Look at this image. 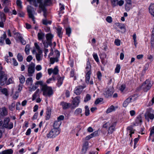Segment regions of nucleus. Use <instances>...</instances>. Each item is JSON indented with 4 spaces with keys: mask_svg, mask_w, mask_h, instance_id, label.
<instances>
[{
    "mask_svg": "<svg viewBox=\"0 0 154 154\" xmlns=\"http://www.w3.org/2000/svg\"><path fill=\"white\" fill-rule=\"evenodd\" d=\"M60 105L62 106V108L64 109H66L69 108L71 106L70 103H68L64 101L61 102L60 103Z\"/></svg>",
    "mask_w": 154,
    "mask_h": 154,
    "instance_id": "2eb2a0df",
    "label": "nucleus"
},
{
    "mask_svg": "<svg viewBox=\"0 0 154 154\" xmlns=\"http://www.w3.org/2000/svg\"><path fill=\"white\" fill-rule=\"evenodd\" d=\"M59 5L60 7V11L59 13V15H60V13L63 14L64 12L62 11L64 9V5L62 4L61 3H60Z\"/></svg>",
    "mask_w": 154,
    "mask_h": 154,
    "instance_id": "e433bc0d",
    "label": "nucleus"
},
{
    "mask_svg": "<svg viewBox=\"0 0 154 154\" xmlns=\"http://www.w3.org/2000/svg\"><path fill=\"white\" fill-rule=\"evenodd\" d=\"M6 37V34L5 32L2 36L0 37V45L2 46L4 44V40Z\"/></svg>",
    "mask_w": 154,
    "mask_h": 154,
    "instance_id": "4be33fe9",
    "label": "nucleus"
},
{
    "mask_svg": "<svg viewBox=\"0 0 154 154\" xmlns=\"http://www.w3.org/2000/svg\"><path fill=\"white\" fill-rule=\"evenodd\" d=\"M63 78L62 77H59L57 79L58 82L57 84V86L59 87L62 84L63 81Z\"/></svg>",
    "mask_w": 154,
    "mask_h": 154,
    "instance_id": "7c9ffc66",
    "label": "nucleus"
},
{
    "mask_svg": "<svg viewBox=\"0 0 154 154\" xmlns=\"http://www.w3.org/2000/svg\"><path fill=\"white\" fill-rule=\"evenodd\" d=\"M106 20L109 23H111L112 22V18L110 16H108L106 19Z\"/></svg>",
    "mask_w": 154,
    "mask_h": 154,
    "instance_id": "e2e57ef3",
    "label": "nucleus"
},
{
    "mask_svg": "<svg viewBox=\"0 0 154 154\" xmlns=\"http://www.w3.org/2000/svg\"><path fill=\"white\" fill-rule=\"evenodd\" d=\"M12 61L13 64L14 66H16L18 65V62L14 58H13L12 59Z\"/></svg>",
    "mask_w": 154,
    "mask_h": 154,
    "instance_id": "69168bd1",
    "label": "nucleus"
},
{
    "mask_svg": "<svg viewBox=\"0 0 154 154\" xmlns=\"http://www.w3.org/2000/svg\"><path fill=\"white\" fill-rule=\"evenodd\" d=\"M131 5H126L125 6V9L126 11H129L131 9Z\"/></svg>",
    "mask_w": 154,
    "mask_h": 154,
    "instance_id": "4d7b16f0",
    "label": "nucleus"
},
{
    "mask_svg": "<svg viewBox=\"0 0 154 154\" xmlns=\"http://www.w3.org/2000/svg\"><path fill=\"white\" fill-rule=\"evenodd\" d=\"M32 53L34 54H35L36 58L37 61H38V54L36 52L35 48H34L32 51Z\"/></svg>",
    "mask_w": 154,
    "mask_h": 154,
    "instance_id": "4c0bfd02",
    "label": "nucleus"
},
{
    "mask_svg": "<svg viewBox=\"0 0 154 154\" xmlns=\"http://www.w3.org/2000/svg\"><path fill=\"white\" fill-rule=\"evenodd\" d=\"M145 119L148 120V121H149V119H153L154 118V115L149 112L146 113L145 114Z\"/></svg>",
    "mask_w": 154,
    "mask_h": 154,
    "instance_id": "4468645a",
    "label": "nucleus"
},
{
    "mask_svg": "<svg viewBox=\"0 0 154 154\" xmlns=\"http://www.w3.org/2000/svg\"><path fill=\"white\" fill-rule=\"evenodd\" d=\"M29 2L30 4L33 5L35 7H37L38 6V0H26Z\"/></svg>",
    "mask_w": 154,
    "mask_h": 154,
    "instance_id": "393cba45",
    "label": "nucleus"
},
{
    "mask_svg": "<svg viewBox=\"0 0 154 154\" xmlns=\"http://www.w3.org/2000/svg\"><path fill=\"white\" fill-rule=\"evenodd\" d=\"M38 96V89L33 95L32 100H35Z\"/></svg>",
    "mask_w": 154,
    "mask_h": 154,
    "instance_id": "58836bf2",
    "label": "nucleus"
},
{
    "mask_svg": "<svg viewBox=\"0 0 154 154\" xmlns=\"http://www.w3.org/2000/svg\"><path fill=\"white\" fill-rule=\"evenodd\" d=\"M82 112V109L80 108H78L74 112V114L75 116H78L80 114L81 116H82V114H81Z\"/></svg>",
    "mask_w": 154,
    "mask_h": 154,
    "instance_id": "cd10ccee",
    "label": "nucleus"
},
{
    "mask_svg": "<svg viewBox=\"0 0 154 154\" xmlns=\"http://www.w3.org/2000/svg\"><path fill=\"white\" fill-rule=\"evenodd\" d=\"M23 88V84H20L18 85L17 88V93L20 92L22 90Z\"/></svg>",
    "mask_w": 154,
    "mask_h": 154,
    "instance_id": "6e6d98bb",
    "label": "nucleus"
},
{
    "mask_svg": "<svg viewBox=\"0 0 154 154\" xmlns=\"http://www.w3.org/2000/svg\"><path fill=\"white\" fill-rule=\"evenodd\" d=\"M103 99L102 98H99L96 99L95 102V104H99L100 102L102 101Z\"/></svg>",
    "mask_w": 154,
    "mask_h": 154,
    "instance_id": "603ef678",
    "label": "nucleus"
},
{
    "mask_svg": "<svg viewBox=\"0 0 154 154\" xmlns=\"http://www.w3.org/2000/svg\"><path fill=\"white\" fill-rule=\"evenodd\" d=\"M142 86L144 88L145 91H147L150 89L152 86V85L150 81L149 80H147L143 84Z\"/></svg>",
    "mask_w": 154,
    "mask_h": 154,
    "instance_id": "9b49d317",
    "label": "nucleus"
},
{
    "mask_svg": "<svg viewBox=\"0 0 154 154\" xmlns=\"http://www.w3.org/2000/svg\"><path fill=\"white\" fill-rule=\"evenodd\" d=\"M7 79V75L3 70L2 64L0 63V85H5Z\"/></svg>",
    "mask_w": 154,
    "mask_h": 154,
    "instance_id": "20e7f679",
    "label": "nucleus"
},
{
    "mask_svg": "<svg viewBox=\"0 0 154 154\" xmlns=\"http://www.w3.org/2000/svg\"><path fill=\"white\" fill-rule=\"evenodd\" d=\"M9 117H6L4 120L3 123V127L6 128L8 127V125L10 121Z\"/></svg>",
    "mask_w": 154,
    "mask_h": 154,
    "instance_id": "f3484780",
    "label": "nucleus"
},
{
    "mask_svg": "<svg viewBox=\"0 0 154 154\" xmlns=\"http://www.w3.org/2000/svg\"><path fill=\"white\" fill-rule=\"evenodd\" d=\"M48 73L49 75H51L52 73H53V75H57L59 72L58 67L57 66H56L53 69L52 68L48 69Z\"/></svg>",
    "mask_w": 154,
    "mask_h": 154,
    "instance_id": "ddd939ff",
    "label": "nucleus"
},
{
    "mask_svg": "<svg viewBox=\"0 0 154 154\" xmlns=\"http://www.w3.org/2000/svg\"><path fill=\"white\" fill-rule=\"evenodd\" d=\"M64 117L63 115H60L57 118V121L61 122L62 120L64 119Z\"/></svg>",
    "mask_w": 154,
    "mask_h": 154,
    "instance_id": "0e129e2a",
    "label": "nucleus"
},
{
    "mask_svg": "<svg viewBox=\"0 0 154 154\" xmlns=\"http://www.w3.org/2000/svg\"><path fill=\"white\" fill-rule=\"evenodd\" d=\"M52 4V0H39V13H43V15L46 17L48 11L46 7L50 6Z\"/></svg>",
    "mask_w": 154,
    "mask_h": 154,
    "instance_id": "f257e3e1",
    "label": "nucleus"
},
{
    "mask_svg": "<svg viewBox=\"0 0 154 154\" xmlns=\"http://www.w3.org/2000/svg\"><path fill=\"white\" fill-rule=\"evenodd\" d=\"M13 82V81L12 79L10 78H9L8 80V81L7 82V80L6 81V83L5 84H6V85H8L12 83Z\"/></svg>",
    "mask_w": 154,
    "mask_h": 154,
    "instance_id": "680f3d73",
    "label": "nucleus"
},
{
    "mask_svg": "<svg viewBox=\"0 0 154 154\" xmlns=\"http://www.w3.org/2000/svg\"><path fill=\"white\" fill-rule=\"evenodd\" d=\"M127 130L129 131L130 135L131 137V134L134 133V132L132 131L133 128L131 126H128L127 128Z\"/></svg>",
    "mask_w": 154,
    "mask_h": 154,
    "instance_id": "09e8293b",
    "label": "nucleus"
},
{
    "mask_svg": "<svg viewBox=\"0 0 154 154\" xmlns=\"http://www.w3.org/2000/svg\"><path fill=\"white\" fill-rule=\"evenodd\" d=\"M93 57L94 59L97 62H99V59H98V57L97 54L94 53L93 54Z\"/></svg>",
    "mask_w": 154,
    "mask_h": 154,
    "instance_id": "3c124183",
    "label": "nucleus"
},
{
    "mask_svg": "<svg viewBox=\"0 0 154 154\" xmlns=\"http://www.w3.org/2000/svg\"><path fill=\"white\" fill-rule=\"evenodd\" d=\"M60 132V130L53 128L47 134V137L48 138H53L59 134Z\"/></svg>",
    "mask_w": 154,
    "mask_h": 154,
    "instance_id": "39448f33",
    "label": "nucleus"
},
{
    "mask_svg": "<svg viewBox=\"0 0 154 154\" xmlns=\"http://www.w3.org/2000/svg\"><path fill=\"white\" fill-rule=\"evenodd\" d=\"M124 4V1L122 0H120L118 1L117 3V5H119V6H122Z\"/></svg>",
    "mask_w": 154,
    "mask_h": 154,
    "instance_id": "bf43d9fd",
    "label": "nucleus"
},
{
    "mask_svg": "<svg viewBox=\"0 0 154 154\" xmlns=\"http://www.w3.org/2000/svg\"><path fill=\"white\" fill-rule=\"evenodd\" d=\"M32 78L31 77L28 78L26 81V84L27 85H32Z\"/></svg>",
    "mask_w": 154,
    "mask_h": 154,
    "instance_id": "2f4dec72",
    "label": "nucleus"
},
{
    "mask_svg": "<svg viewBox=\"0 0 154 154\" xmlns=\"http://www.w3.org/2000/svg\"><path fill=\"white\" fill-rule=\"evenodd\" d=\"M45 36V34L44 33L40 32H39V40L43 39Z\"/></svg>",
    "mask_w": 154,
    "mask_h": 154,
    "instance_id": "8fccbe9b",
    "label": "nucleus"
},
{
    "mask_svg": "<svg viewBox=\"0 0 154 154\" xmlns=\"http://www.w3.org/2000/svg\"><path fill=\"white\" fill-rule=\"evenodd\" d=\"M88 148V141H86L83 144L82 149V152L83 154L86 153Z\"/></svg>",
    "mask_w": 154,
    "mask_h": 154,
    "instance_id": "dca6fc26",
    "label": "nucleus"
},
{
    "mask_svg": "<svg viewBox=\"0 0 154 154\" xmlns=\"http://www.w3.org/2000/svg\"><path fill=\"white\" fill-rule=\"evenodd\" d=\"M16 3L17 5L21 9L22 8V2L20 0H17Z\"/></svg>",
    "mask_w": 154,
    "mask_h": 154,
    "instance_id": "c03bdc74",
    "label": "nucleus"
},
{
    "mask_svg": "<svg viewBox=\"0 0 154 154\" xmlns=\"http://www.w3.org/2000/svg\"><path fill=\"white\" fill-rule=\"evenodd\" d=\"M35 64L33 63L32 62L30 64L28 69V75L29 76H32L35 71Z\"/></svg>",
    "mask_w": 154,
    "mask_h": 154,
    "instance_id": "423d86ee",
    "label": "nucleus"
},
{
    "mask_svg": "<svg viewBox=\"0 0 154 154\" xmlns=\"http://www.w3.org/2000/svg\"><path fill=\"white\" fill-rule=\"evenodd\" d=\"M13 152L12 149H10L2 151V153L0 152V154H12Z\"/></svg>",
    "mask_w": 154,
    "mask_h": 154,
    "instance_id": "c85d7f7f",
    "label": "nucleus"
},
{
    "mask_svg": "<svg viewBox=\"0 0 154 154\" xmlns=\"http://www.w3.org/2000/svg\"><path fill=\"white\" fill-rule=\"evenodd\" d=\"M151 129L150 131V133L149 134V137L152 136V135L154 134V126H153L150 129Z\"/></svg>",
    "mask_w": 154,
    "mask_h": 154,
    "instance_id": "13d9d810",
    "label": "nucleus"
},
{
    "mask_svg": "<svg viewBox=\"0 0 154 154\" xmlns=\"http://www.w3.org/2000/svg\"><path fill=\"white\" fill-rule=\"evenodd\" d=\"M136 98V95L134 94L128 98H127L125 100L128 103H129L130 102L134 101Z\"/></svg>",
    "mask_w": 154,
    "mask_h": 154,
    "instance_id": "aec40b11",
    "label": "nucleus"
},
{
    "mask_svg": "<svg viewBox=\"0 0 154 154\" xmlns=\"http://www.w3.org/2000/svg\"><path fill=\"white\" fill-rule=\"evenodd\" d=\"M33 8L30 6H28L27 7V11L28 13L29 17L30 18L32 19L34 23H35V20L34 19V17L32 14V11Z\"/></svg>",
    "mask_w": 154,
    "mask_h": 154,
    "instance_id": "6e6552de",
    "label": "nucleus"
},
{
    "mask_svg": "<svg viewBox=\"0 0 154 154\" xmlns=\"http://www.w3.org/2000/svg\"><path fill=\"white\" fill-rule=\"evenodd\" d=\"M149 11L151 14L154 17V4L151 3L149 8Z\"/></svg>",
    "mask_w": 154,
    "mask_h": 154,
    "instance_id": "5701e85b",
    "label": "nucleus"
},
{
    "mask_svg": "<svg viewBox=\"0 0 154 154\" xmlns=\"http://www.w3.org/2000/svg\"><path fill=\"white\" fill-rule=\"evenodd\" d=\"M115 44L117 46H119L120 45V41L119 40L116 39L115 41Z\"/></svg>",
    "mask_w": 154,
    "mask_h": 154,
    "instance_id": "774afa93",
    "label": "nucleus"
},
{
    "mask_svg": "<svg viewBox=\"0 0 154 154\" xmlns=\"http://www.w3.org/2000/svg\"><path fill=\"white\" fill-rule=\"evenodd\" d=\"M38 86V81H37L35 84V85H30L29 87V88L30 89V91H35Z\"/></svg>",
    "mask_w": 154,
    "mask_h": 154,
    "instance_id": "412c9836",
    "label": "nucleus"
},
{
    "mask_svg": "<svg viewBox=\"0 0 154 154\" xmlns=\"http://www.w3.org/2000/svg\"><path fill=\"white\" fill-rule=\"evenodd\" d=\"M66 34L68 35L69 36L70 35V34L71 32V29L69 27L66 28Z\"/></svg>",
    "mask_w": 154,
    "mask_h": 154,
    "instance_id": "de8ad7c7",
    "label": "nucleus"
},
{
    "mask_svg": "<svg viewBox=\"0 0 154 154\" xmlns=\"http://www.w3.org/2000/svg\"><path fill=\"white\" fill-rule=\"evenodd\" d=\"M97 75L98 79L100 80L102 77V74L101 72L99 71L97 72Z\"/></svg>",
    "mask_w": 154,
    "mask_h": 154,
    "instance_id": "052dcab7",
    "label": "nucleus"
},
{
    "mask_svg": "<svg viewBox=\"0 0 154 154\" xmlns=\"http://www.w3.org/2000/svg\"><path fill=\"white\" fill-rule=\"evenodd\" d=\"M55 52L57 54L56 57H51L50 58V61L51 64H53L55 62H57L59 60L58 58L60 55V52L57 50H56Z\"/></svg>",
    "mask_w": 154,
    "mask_h": 154,
    "instance_id": "f8f14e48",
    "label": "nucleus"
},
{
    "mask_svg": "<svg viewBox=\"0 0 154 154\" xmlns=\"http://www.w3.org/2000/svg\"><path fill=\"white\" fill-rule=\"evenodd\" d=\"M1 92L5 96H7L8 95V91L6 88H4L2 89L1 90Z\"/></svg>",
    "mask_w": 154,
    "mask_h": 154,
    "instance_id": "ea45409f",
    "label": "nucleus"
},
{
    "mask_svg": "<svg viewBox=\"0 0 154 154\" xmlns=\"http://www.w3.org/2000/svg\"><path fill=\"white\" fill-rule=\"evenodd\" d=\"M15 106V103H11V105L9 106V108L10 110L13 111L14 109Z\"/></svg>",
    "mask_w": 154,
    "mask_h": 154,
    "instance_id": "864d4df0",
    "label": "nucleus"
},
{
    "mask_svg": "<svg viewBox=\"0 0 154 154\" xmlns=\"http://www.w3.org/2000/svg\"><path fill=\"white\" fill-rule=\"evenodd\" d=\"M39 85L41 86V89L43 91V95L45 97H50L53 94V91L51 87L47 86L42 81H39Z\"/></svg>",
    "mask_w": 154,
    "mask_h": 154,
    "instance_id": "f03ea898",
    "label": "nucleus"
},
{
    "mask_svg": "<svg viewBox=\"0 0 154 154\" xmlns=\"http://www.w3.org/2000/svg\"><path fill=\"white\" fill-rule=\"evenodd\" d=\"M115 108L114 106L112 105L106 110V112L107 113H108L115 111Z\"/></svg>",
    "mask_w": 154,
    "mask_h": 154,
    "instance_id": "473e14b6",
    "label": "nucleus"
},
{
    "mask_svg": "<svg viewBox=\"0 0 154 154\" xmlns=\"http://www.w3.org/2000/svg\"><path fill=\"white\" fill-rule=\"evenodd\" d=\"M0 112L2 116H6L8 114V112L6 108L4 107L0 108Z\"/></svg>",
    "mask_w": 154,
    "mask_h": 154,
    "instance_id": "6ab92c4d",
    "label": "nucleus"
},
{
    "mask_svg": "<svg viewBox=\"0 0 154 154\" xmlns=\"http://www.w3.org/2000/svg\"><path fill=\"white\" fill-rule=\"evenodd\" d=\"M120 69V65L119 64H117L115 69V72L117 73H119Z\"/></svg>",
    "mask_w": 154,
    "mask_h": 154,
    "instance_id": "5fc2aeb1",
    "label": "nucleus"
},
{
    "mask_svg": "<svg viewBox=\"0 0 154 154\" xmlns=\"http://www.w3.org/2000/svg\"><path fill=\"white\" fill-rule=\"evenodd\" d=\"M19 40L23 45H25L26 44V41L23 38L22 36Z\"/></svg>",
    "mask_w": 154,
    "mask_h": 154,
    "instance_id": "338daca9",
    "label": "nucleus"
},
{
    "mask_svg": "<svg viewBox=\"0 0 154 154\" xmlns=\"http://www.w3.org/2000/svg\"><path fill=\"white\" fill-rule=\"evenodd\" d=\"M61 122L57 121L55 122L54 124V128L57 129L60 131L59 127L61 125Z\"/></svg>",
    "mask_w": 154,
    "mask_h": 154,
    "instance_id": "b1692460",
    "label": "nucleus"
},
{
    "mask_svg": "<svg viewBox=\"0 0 154 154\" xmlns=\"http://www.w3.org/2000/svg\"><path fill=\"white\" fill-rule=\"evenodd\" d=\"M119 0H111L112 5L113 7L117 5V3Z\"/></svg>",
    "mask_w": 154,
    "mask_h": 154,
    "instance_id": "79ce46f5",
    "label": "nucleus"
},
{
    "mask_svg": "<svg viewBox=\"0 0 154 154\" xmlns=\"http://www.w3.org/2000/svg\"><path fill=\"white\" fill-rule=\"evenodd\" d=\"M57 30L58 36L59 38H61L63 33V32H62V28L59 26L57 28Z\"/></svg>",
    "mask_w": 154,
    "mask_h": 154,
    "instance_id": "a878e982",
    "label": "nucleus"
},
{
    "mask_svg": "<svg viewBox=\"0 0 154 154\" xmlns=\"http://www.w3.org/2000/svg\"><path fill=\"white\" fill-rule=\"evenodd\" d=\"M0 16L2 21H5L6 20L5 15L3 12H0Z\"/></svg>",
    "mask_w": 154,
    "mask_h": 154,
    "instance_id": "a18cd8bd",
    "label": "nucleus"
},
{
    "mask_svg": "<svg viewBox=\"0 0 154 154\" xmlns=\"http://www.w3.org/2000/svg\"><path fill=\"white\" fill-rule=\"evenodd\" d=\"M30 46L29 45H27L25 47V51L27 55H29V54Z\"/></svg>",
    "mask_w": 154,
    "mask_h": 154,
    "instance_id": "f704fd0d",
    "label": "nucleus"
},
{
    "mask_svg": "<svg viewBox=\"0 0 154 154\" xmlns=\"http://www.w3.org/2000/svg\"><path fill=\"white\" fill-rule=\"evenodd\" d=\"M80 97L79 96H77L75 97L72 102V104L73 106L72 107L75 108L78 107L80 102Z\"/></svg>",
    "mask_w": 154,
    "mask_h": 154,
    "instance_id": "1a4fd4ad",
    "label": "nucleus"
},
{
    "mask_svg": "<svg viewBox=\"0 0 154 154\" xmlns=\"http://www.w3.org/2000/svg\"><path fill=\"white\" fill-rule=\"evenodd\" d=\"M85 88V87L83 86H77L75 88L74 92L76 95H79L81 93Z\"/></svg>",
    "mask_w": 154,
    "mask_h": 154,
    "instance_id": "9d476101",
    "label": "nucleus"
},
{
    "mask_svg": "<svg viewBox=\"0 0 154 154\" xmlns=\"http://www.w3.org/2000/svg\"><path fill=\"white\" fill-rule=\"evenodd\" d=\"M117 123V122L116 120L112 119L103 125V127L106 128L109 127L107 133L109 134H111L115 130Z\"/></svg>",
    "mask_w": 154,
    "mask_h": 154,
    "instance_id": "7ed1b4c3",
    "label": "nucleus"
},
{
    "mask_svg": "<svg viewBox=\"0 0 154 154\" xmlns=\"http://www.w3.org/2000/svg\"><path fill=\"white\" fill-rule=\"evenodd\" d=\"M91 98V97L90 94H86L85 97V98L84 101L85 102H86L89 100Z\"/></svg>",
    "mask_w": 154,
    "mask_h": 154,
    "instance_id": "49530a36",
    "label": "nucleus"
},
{
    "mask_svg": "<svg viewBox=\"0 0 154 154\" xmlns=\"http://www.w3.org/2000/svg\"><path fill=\"white\" fill-rule=\"evenodd\" d=\"M114 92V90L112 88H110L105 91L103 93V95L106 98H109L112 95Z\"/></svg>",
    "mask_w": 154,
    "mask_h": 154,
    "instance_id": "0eeeda50",
    "label": "nucleus"
},
{
    "mask_svg": "<svg viewBox=\"0 0 154 154\" xmlns=\"http://www.w3.org/2000/svg\"><path fill=\"white\" fill-rule=\"evenodd\" d=\"M142 122V120L141 117L140 116H138L137 117L134 123V126L138 125L140 123H141Z\"/></svg>",
    "mask_w": 154,
    "mask_h": 154,
    "instance_id": "a211bd4d",
    "label": "nucleus"
},
{
    "mask_svg": "<svg viewBox=\"0 0 154 154\" xmlns=\"http://www.w3.org/2000/svg\"><path fill=\"white\" fill-rule=\"evenodd\" d=\"M53 37V35L51 33H48L46 34V38L47 41L49 43V45H50L51 43V41Z\"/></svg>",
    "mask_w": 154,
    "mask_h": 154,
    "instance_id": "bb28decb",
    "label": "nucleus"
},
{
    "mask_svg": "<svg viewBox=\"0 0 154 154\" xmlns=\"http://www.w3.org/2000/svg\"><path fill=\"white\" fill-rule=\"evenodd\" d=\"M91 65L89 61H87L86 63V69L87 72H91L90 71Z\"/></svg>",
    "mask_w": 154,
    "mask_h": 154,
    "instance_id": "72a5a7b5",
    "label": "nucleus"
},
{
    "mask_svg": "<svg viewBox=\"0 0 154 154\" xmlns=\"http://www.w3.org/2000/svg\"><path fill=\"white\" fill-rule=\"evenodd\" d=\"M85 114L86 116H89L90 114V110L88 106H85Z\"/></svg>",
    "mask_w": 154,
    "mask_h": 154,
    "instance_id": "c9c22d12",
    "label": "nucleus"
},
{
    "mask_svg": "<svg viewBox=\"0 0 154 154\" xmlns=\"http://www.w3.org/2000/svg\"><path fill=\"white\" fill-rule=\"evenodd\" d=\"M17 59L19 62H22L23 60V57L20 53H18L17 55Z\"/></svg>",
    "mask_w": 154,
    "mask_h": 154,
    "instance_id": "37998d69",
    "label": "nucleus"
},
{
    "mask_svg": "<svg viewBox=\"0 0 154 154\" xmlns=\"http://www.w3.org/2000/svg\"><path fill=\"white\" fill-rule=\"evenodd\" d=\"M19 78L20 80V82L21 83L20 84H23V83H24L25 82V78L23 75H21L20 77H19Z\"/></svg>",
    "mask_w": 154,
    "mask_h": 154,
    "instance_id": "a19ab883",
    "label": "nucleus"
},
{
    "mask_svg": "<svg viewBox=\"0 0 154 154\" xmlns=\"http://www.w3.org/2000/svg\"><path fill=\"white\" fill-rule=\"evenodd\" d=\"M91 72H87L85 76V82L88 84H89V81L90 79V75Z\"/></svg>",
    "mask_w": 154,
    "mask_h": 154,
    "instance_id": "c756f323",
    "label": "nucleus"
}]
</instances>
